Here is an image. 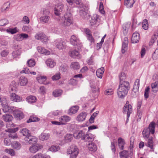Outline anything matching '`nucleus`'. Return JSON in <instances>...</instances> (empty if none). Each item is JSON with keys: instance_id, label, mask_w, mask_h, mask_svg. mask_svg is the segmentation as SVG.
<instances>
[{"instance_id": "nucleus-13", "label": "nucleus", "mask_w": 158, "mask_h": 158, "mask_svg": "<svg viewBox=\"0 0 158 158\" xmlns=\"http://www.w3.org/2000/svg\"><path fill=\"white\" fill-rule=\"evenodd\" d=\"M63 9V5L61 3H59L55 6L54 8V12L55 15L59 16L60 12L62 11Z\"/></svg>"}, {"instance_id": "nucleus-9", "label": "nucleus", "mask_w": 158, "mask_h": 158, "mask_svg": "<svg viewBox=\"0 0 158 158\" xmlns=\"http://www.w3.org/2000/svg\"><path fill=\"white\" fill-rule=\"evenodd\" d=\"M35 38L37 40H40L44 43L47 42L48 39L46 36L43 32H38L35 36Z\"/></svg>"}, {"instance_id": "nucleus-7", "label": "nucleus", "mask_w": 158, "mask_h": 158, "mask_svg": "<svg viewBox=\"0 0 158 158\" xmlns=\"http://www.w3.org/2000/svg\"><path fill=\"white\" fill-rule=\"evenodd\" d=\"M49 14L50 11L48 10L44 9L43 10V15L40 18V21L42 23H48L50 18L49 16Z\"/></svg>"}, {"instance_id": "nucleus-47", "label": "nucleus", "mask_w": 158, "mask_h": 158, "mask_svg": "<svg viewBox=\"0 0 158 158\" xmlns=\"http://www.w3.org/2000/svg\"><path fill=\"white\" fill-rule=\"evenodd\" d=\"M142 27L145 30H147L148 28V21L146 19L143 20L142 23Z\"/></svg>"}, {"instance_id": "nucleus-8", "label": "nucleus", "mask_w": 158, "mask_h": 158, "mask_svg": "<svg viewBox=\"0 0 158 158\" xmlns=\"http://www.w3.org/2000/svg\"><path fill=\"white\" fill-rule=\"evenodd\" d=\"M139 79H137L134 82L131 93L133 97H136L138 94L139 86Z\"/></svg>"}, {"instance_id": "nucleus-15", "label": "nucleus", "mask_w": 158, "mask_h": 158, "mask_svg": "<svg viewBox=\"0 0 158 158\" xmlns=\"http://www.w3.org/2000/svg\"><path fill=\"white\" fill-rule=\"evenodd\" d=\"M71 118L66 115L61 116L59 118V121L61 125L65 124V123L69 122Z\"/></svg>"}, {"instance_id": "nucleus-39", "label": "nucleus", "mask_w": 158, "mask_h": 158, "mask_svg": "<svg viewBox=\"0 0 158 158\" xmlns=\"http://www.w3.org/2000/svg\"><path fill=\"white\" fill-rule=\"evenodd\" d=\"M20 131L23 135L26 137H28L29 135H31L30 131L27 128L22 129Z\"/></svg>"}, {"instance_id": "nucleus-38", "label": "nucleus", "mask_w": 158, "mask_h": 158, "mask_svg": "<svg viewBox=\"0 0 158 158\" xmlns=\"http://www.w3.org/2000/svg\"><path fill=\"white\" fill-rule=\"evenodd\" d=\"M40 120V118H39L36 117V116L32 115L30 116L29 119L27 120V123H29L31 122L39 121Z\"/></svg>"}, {"instance_id": "nucleus-23", "label": "nucleus", "mask_w": 158, "mask_h": 158, "mask_svg": "<svg viewBox=\"0 0 158 158\" xmlns=\"http://www.w3.org/2000/svg\"><path fill=\"white\" fill-rule=\"evenodd\" d=\"M37 49L39 52L45 55H48L50 54V52L45 49L44 48L41 46H38Z\"/></svg>"}, {"instance_id": "nucleus-32", "label": "nucleus", "mask_w": 158, "mask_h": 158, "mask_svg": "<svg viewBox=\"0 0 158 158\" xmlns=\"http://www.w3.org/2000/svg\"><path fill=\"white\" fill-rule=\"evenodd\" d=\"M73 134H67L64 136V140L66 143L71 142L73 139Z\"/></svg>"}, {"instance_id": "nucleus-21", "label": "nucleus", "mask_w": 158, "mask_h": 158, "mask_svg": "<svg viewBox=\"0 0 158 158\" xmlns=\"http://www.w3.org/2000/svg\"><path fill=\"white\" fill-rule=\"evenodd\" d=\"M28 83L27 78L25 77L21 76L19 78V84L21 86H25Z\"/></svg>"}, {"instance_id": "nucleus-36", "label": "nucleus", "mask_w": 158, "mask_h": 158, "mask_svg": "<svg viewBox=\"0 0 158 158\" xmlns=\"http://www.w3.org/2000/svg\"><path fill=\"white\" fill-rule=\"evenodd\" d=\"M12 147L16 150L19 149L21 147V144L18 142L15 141L12 144Z\"/></svg>"}, {"instance_id": "nucleus-34", "label": "nucleus", "mask_w": 158, "mask_h": 158, "mask_svg": "<svg viewBox=\"0 0 158 158\" xmlns=\"http://www.w3.org/2000/svg\"><path fill=\"white\" fill-rule=\"evenodd\" d=\"M50 136V135L49 134L42 133L39 136V139L42 141L47 140L49 139Z\"/></svg>"}, {"instance_id": "nucleus-41", "label": "nucleus", "mask_w": 158, "mask_h": 158, "mask_svg": "<svg viewBox=\"0 0 158 158\" xmlns=\"http://www.w3.org/2000/svg\"><path fill=\"white\" fill-rule=\"evenodd\" d=\"M85 6L84 5H82L79 7V14L80 15L83 17L86 15V12L85 11Z\"/></svg>"}, {"instance_id": "nucleus-62", "label": "nucleus", "mask_w": 158, "mask_h": 158, "mask_svg": "<svg viewBox=\"0 0 158 158\" xmlns=\"http://www.w3.org/2000/svg\"><path fill=\"white\" fill-rule=\"evenodd\" d=\"M5 145L6 146H9L11 144L10 139L8 138H5L4 140Z\"/></svg>"}, {"instance_id": "nucleus-40", "label": "nucleus", "mask_w": 158, "mask_h": 158, "mask_svg": "<svg viewBox=\"0 0 158 158\" xmlns=\"http://www.w3.org/2000/svg\"><path fill=\"white\" fill-rule=\"evenodd\" d=\"M80 66L79 64L76 62L71 63L70 66V68L74 69H77L80 68Z\"/></svg>"}, {"instance_id": "nucleus-33", "label": "nucleus", "mask_w": 158, "mask_h": 158, "mask_svg": "<svg viewBox=\"0 0 158 158\" xmlns=\"http://www.w3.org/2000/svg\"><path fill=\"white\" fill-rule=\"evenodd\" d=\"M135 3L134 0H125L124 5L127 6V8H131L133 6Z\"/></svg>"}, {"instance_id": "nucleus-53", "label": "nucleus", "mask_w": 158, "mask_h": 158, "mask_svg": "<svg viewBox=\"0 0 158 158\" xmlns=\"http://www.w3.org/2000/svg\"><path fill=\"white\" fill-rule=\"evenodd\" d=\"M98 17L97 15L94 16L92 17L91 19L90 20V23L93 24H95L97 21Z\"/></svg>"}, {"instance_id": "nucleus-57", "label": "nucleus", "mask_w": 158, "mask_h": 158, "mask_svg": "<svg viewBox=\"0 0 158 158\" xmlns=\"http://www.w3.org/2000/svg\"><path fill=\"white\" fill-rule=\"evenodd\" d=\"M113 94V91L112 89H107L106 90L105 94L107 95H112Z\"/></svg>"}, {"instance_id": "nucleus-64", "label": "nucleus", "mask_w": 158, "mask_h": 158, "mask_svg": "<svg viewBox=\"0 0 158 158\" xmlns=\"http://www.w3.org/2000/svg\"><path fill=\"white\" fill-rule=\"evenodd\" d=\"M77 81L75 79H71L69 81V83L73 85H76L77 83Z\"/></svg>"}, {"instance_id": "nucleus-58", "label": "nucleus", "mask_w": 158, "mask_h": 158, "mask_svg": "<svg viewBox=\"0 0 158 158\" xmlns=\"http://www.w3.org/2000/svg\"><path fill=\"white\" fill-rule=\"evenodd\" d=\"M30 70L27 67H25L23 68V69L20 72L21 73H24L25 74H29L30 73Z\"/></svg>"}, {"instance_id": "nucleus-46", "label": "nucleus", "mask_w": 158, "mask_h": 158, "mask_svg": "<svg viewBox=\"0 0 158 158\" xmlns=\"http://www.w3.org/2000/svg\"><path fill=\"white\" fill-rule=\"evenodd\" d=\"M119 154L121 158H127L128 156L127 152L126 150L120 152Z\"/></svg>"}, {"instance_id": "nucleus-3", "label": "nucleus", "mask_w": 158, "mask_h": 158, "mask_svg": "<svg viewBox=\"0 0 158 158\" xmlns=\"http://www.w3.org/2000/svg\"><path fill=\"white\" fill-rule=\"evenodd\" d=\"M155 123L152 122L150 124L148 128H145L142 132L144 138L147 139L149 137L150 133L153 134L155 132Z\"/></svg>"}, {"instance_id": "nucleus-51", "label": "nucleus", "mask_w": 158, "mask_h": 158, "mask_svg": "<svg viewBox=\"0 0 158 158\" xmlns=\"http://www.w3.org/2000/svg\"><path fill=\"white\" fill-rule=\"evenodd\" d=\"M129 28V26L128 25H123V32L124 35L127 34Z\"/></svg>"}, {"instance_id": "nucleus-26", "label": "nucleus", "mask_w": 158, "mask_h": 158, "mask_svg": "<svg viewBox=\"0 0 158 158\" xmlns=\"http://www.w3.org/2000/svg\"><path fill=\"white\" fill-rule=\"evenodd\" d=\"M89 150L93 152H95L97 149V147L96 145L94 143H89L88 145Z\"/></svg>"}, {"instance_id": "nucleus-52", "label": "nucleus", "mask_w": 158, "mask_h": 158, "mask_svg": "<svg viewBox=\"0 0 158 158\" xmlns=\"http://www.w3.org/2000/svg\"><path fill=\"white\" fill-rule=\"evenodd\" d=\"M147 146L150 148L151 149H153V143L152 139H149L148 140V143L147 144Z\"/></svg>"}, {"instance_id": "nucleus-27", "label": "nucleus", "mask_w": 158, "mask_h": 158, "mask_svg": "<svg viewBox=\"0 0 158 158\" xmlns=\"http://www.w3.org/2000/svg\"><path fill=\"white\" fill-rule=\"evenodd\" d=\"M84 134L82 131H80L77 133H74L73 137L77 139L81 138L83 140L82 138L84 136Z\"/></svg>"}, {"instance_id": "nucleus-18", "label": "nucleus", "mask_w": 158, "mask_h": 158, "mask_svg": "<svg viewBox=\"0 0 158 158\" xmlns=\"http://www.w3.org/2000/svg\"><path fill=\"white\" fill-rule=\"evenodd\" d=\"M94 136L91 134L84 135V136L82 138L83 140H85L86 141L89 142H92L94 139Z\"/></svg>"}, {"instance_id": "nucleus-29", "label": "nucleus", "mask_w": 158, "mask_h": 158, "mask_svg": "<svg viewBox=\"0 0 158 158\" xmlns=\"http://www.w3.org/2000/svg\"><path fill=\"white\" fill-rule=\"evenodd\" d=\"M104 71V69L103 67L98 69L96 71V74L98 77L102 78Z\"/></svg>"}, {"instance_id": "nucleus-45", "label": "nucleus", "mask_w": 158, "mask_h": 158, "mask_svg": "<svg viewBox=\"0 0 158 158\" xmlns=\"http://www.w3.org/2000/svg\"><path fill=\"white\" fill-rule=\"evenodd\" d=\"M5 152L8 154L10 155L11 156H14L15 155V151L11 148L6 149L5 150Z\"/></svg>"}, {"instance_id": "nucleus-22", "label": "nucleus", "mask_w": 158, "mask_h": 158, "mask_svg": "<svg viewBox=\"0 0 158 158\" xmlns=\"http://www.w3.org/2000/svg\"><path fill=\"white\" fill-rule=\"evenodd\" d=\"M86 115V113L82 112L77 116V120L78 122H83L85 120Z\"/></svg>"}, {"instance_id": "nucleus-17", "label": "nucleus", "mask_w": 158, "mask_h": 158, "mask_svg": "<svg viewBox=\"0 0 158 158\" xmlns=\"http://www.w3.org/2000/svg\"><path fill=\"white\" fill-rule=\"evenodd\" d=\"M70 41L71 44L74 46L80 44L79 39L74 35L71 36Z\"/></svg>"}, {"instance_id": "nucleus-25", "label": "nucleus", "mask_w": 158, "mask_h": 158, "mask_svg": "<svg viewBox=\"0 0 158 158\" xmlns=\"http://www.w3.org/2000/svg\"><path fill=\"white\" fill-rule=\"evenodd\" d=\"M118 142L119 148L121 150H123L125 144L124 140L120 137L118 139Z\"/></svg>"}, {"instance_id": "nucleus-31", "label": "nucleus", "mask_w": 158, "mask_h": 158, "mask_svg": "<svg viewBox=\"0 0 158 158\" xmlns=\"http://www.w3.org/2000/svg\"><path fill=\"white\" fill-rule=\"evenodd\" d=\"M79 108V106H74L71 107L69 110V114L70 115H72L73 114H75L77 112Z\"/></svg>"}, {"instance_id": "nucleus-61", "label": "nucleus", "mask_w": 158, "mask_h": 158, "mask_svg": "<svg viewBox=\"0 0 158 158\" xmlns=\"http://www.w3.org/2000/svg\"><path fill=\"white\" fill-rule=\"evenodd\" d=\"M99 10L100 12L102 14H104L105 12L104 10V7L103 3L102 2H100L99 5Z\"/></svg>"}, {"instance_id": "nucleus-1", "label": "nucleus", "mask_w": 158, "mask_h": 158, "mask_svg": "<svg viewBox=\"0 0 158 158\" xmlns=\"http://www.w3.org/2000/svg\"><path fill=\"white\" fill-rule=\"evenodd\" d=\"M119 85L117 89V94L119 98H123L130 90V84L129 82L126 81V78L124 73H122L119 74Z\"/></svg>"}, {"instance_id": "nucleus-30", "label": "nucleus", "mask_w": 158, "mask_h": 158, "mask_svg": "<svg viewBox=\"0 0 158 158\" xmlns=\"http://www.w3.org/2000/svg\"><path fill=\"white\" fill-rule=\"evenodd\" d=\"M2 118L6 122H10L12 120L13 117L10 114H6L3 115Z\"/></svg>"}, {"instance_id": "nucleus-6", "label": "nucleus", "mask_w": 158, "mask_h": 158, "mask_svg": "<svg viewBox=\"0 0 158 158\" xmlns=\"http://www.w3.org/2000/svg\"><path fill=\"white\" fill-rule=\"evenodd\" d=\"M2 110L5 112L11 113L14 112L15 110V107L12 106H9L8 105L6 100H3L2 103Z\"/></svg>"}, {"instance_id": "nucleus-11", "label": "nucleus", "mask_w": 158, "mask_h": 158, "mask_svg": "<svg viewBox=\"0 0 158 158\" xmlns=\"http://www.w3.org/2000/svg\"><path fill=\"white\" fill-rule=\"evenodd\" d=\"M10 100L15 102H19L23 101L22 97L16 94L15 93H12L10 95Z\"/></svg>"}, {"instance_id": "nucleus-20", "label": "nucleus", "mask_w": 158, "mask_h": 158, "mask_svg": "<svg viewBox=\"0 0 158 158\" xmlns=\"http://www.w3.org/2000/svg\"><path fill=\"white\" fill-rule=\"evenodd\" d=\"M14 114L15 117L17 118V119H21L23 118V113L20 111L15 110L14 111Z\"/></svg>"}, {"instance_id": "nucleus-16", "label": "nucleus", "mask_w": 158, "mask_h": 158, "mask_svg": "<svg viewBox=\"0 0 158 158\" xmlns=\"http://www.w3.org/2000/svg\"><path fill=\"white\" fill-rule=\"evenodd\" d=\"M65 43L63 41L59 40L56 42V47L59 50H63L65 48Z\"/></svg>"}, {"instance_id": "nucleus-28", "label": "nucleus", "mask_w": 158, "mask_h": 158, "mask_svg": "<svg viewBox=\"0 0 158 158\" xmlns=\"http://www.w3.org/2000/svg\"><path fill=\"white\" fill-rule=\"evenodd\" d=\"M70 56L73 58H79L80 57V56L78 51L73 50L69 52Z\"/></svg>"}, {"instance_id": "nucleus-60", "label": "nucleus", "mask_w": 158, "mask_h": 158, "mask_svg": "<svg viewBox=\"0 0 158 158\" xmlns=\"http://www.w3.org/2000/svg\"><path fill=\"white\" fill-rule=\"evenodd\" d=\"M22 21L24 23L28 24L29 23L30 19L27 16H25L23 17Z\"/></svg>"}, {"instance_id": "nucleus-43", "label": "nucleus", "mask_w": 158, "mask_h": 158, "mask_svg": "<svg viewBox=\"0 0 158 158\" xmlns=\"http://www.w3.org/2000/svg\"><path fill=\"white\" fill-rule=\"evenodd\" d=\"M62 92V91L61 89H56L53 92L52 94L54 97H58L61 95Z\"/></svg>"}, {"instance_id": "nucleus-37", "label": "nucleus", "mask_w": 158, "mask_h": 158, "mask_svg": "<svg viewBox=\"0 0 158 158\" xmlns=\"http://www.w3.org/2000/svg\"><path fill=\"white\" fill-rule=\"evenodd\" d=\"M26 99L28 103H34L36 102V98L34 96H30L26 98Z\"/></svg>"}, {"instance_id": "nucleus-49", "label": "nucleus", "mask_w": 158, "mask_h": 158, "mask_svg": "<svg viewBox=\"0 0 158 158\" xmlns=\"http://www.w3.org/2000/svg\"><path fill=\"white\" fill-rule=\"evenodd\" d=\"M9 23L8 20L6 19H3L0 20V26H4Z\"/></svg>"}, {"instance_id": "nucleus-19", "label": "nucleus", "mask_w": 158, "mask_h": 158, "mask_svg": "<svg viewBox=\"0 0 158 158\" xmlns=\"http://www.w3.org/2000/svg\"><path fill=\"white\" fill-rule=\"evenodd\" d=\"M139 34L138 33H134L131 38L132 43H137L139 42Z\"/></svg>"}, {"instance_id": "nucleus-59", "label": "nucleus", "mask_w": 158, "mask_h": 158, "mask_svg": "<svg viewBox=\"0 0 158 158\" xmlns=\"http://www.w3.org/2000/svg\"><path fill=\"white\" fill-rule=\"evenodd\" d=\"M150 88L148 87L146 88L145 90L144 96L145 98L147 99L149 97V91Z\"/></svg>"}, {"instance_id": "nucleus-50", "label": "nucleus", "mask_w": 158, "mask_h": 158, "mask_svg": "<svg viewBox=\"0 0 158 158\" xmlns=\"http://www.w3.org/2000/svg\"><path fill=\"white\" fill-rule=\"evenodd\" d=\"M6 31L8 33H10L13 34L16 33L17 31L16 28H9L6 29Z\"/></svg>"}, {"instance_id": "nucleus-24", "label": "nucleus", "mask_w": 158, "mask_h": 158, "mask_svg": "<svg viewBox=\"0 0 158 158\" xmlns=\"http://www.w3.org/2000/svg\"><path fill=\"white\" fill-rule=\"evenodd\" d=\"M47 65L50 68H53L56 64V63L52 59H48L46 61Z\"/></svg>"}, {"instance_id": "nucleus-35", "label": "nucleus", "mask_w": 158, "mask_h": 158, "mask_svg": "<svg viewBox=\"0 0 158 158\" xmlns=\"http://www.w3.org/2000/svg\"><path fill=\"white\" fill-rule=\"evenodd\" d=\"M47 79L46 76H39L36 77V79L39 83L42 84Z\"/></svg>"}, {"instance_id": "nucleus-2", "label": "nucleus", "mask_w": 158, "mask_h": 158, "mask_svg": "<svg viewBox=\"0 0 158 158\" xmlns=\"http://www.w3.org/2000/svg\"><path fill=\"white\" fill-rule=\"evenodd\" d=\"M64 20L60 22L61 25L64 27H69L73 24V19L70 12L67 11L64 16Z\"/></svg>"}, {"instance_id": "nucleus-10", "label": "nucleus", "mask_w": 158, "mask_h": 158, "mask_svg": "<svg viewBox=\"0 0 158 158\" xmlns=\"http://www.w3.org/2000/svg\"><path fill=\"white\" fill-rule=\"evenodd\" d=\"M43 148V146L40 144H36L31 146L29 148L30 152L32 153H35L39 150Z\"/></svg>"}, {"instance_id": "nucleus-55", "label": "nucleus", "mask_w": 158, "mask_h": 158, "mask_svg": "<svg viewBox=\"0 0 158 158\" xmlns=\"http://www.w3.org/2000/svg\"><path fill=\"white\" fill-rule=\"evenodd\" d=\"M128 44L123 43L122 44V52L123 53L125 52L126 51L127 49V47Z\"/></svg>"}, {"instance_id": "nucleus-12", "label": "nucleus", "mask_w": 158, "mask_h": 158, "mask_svg": "<svg viewBox=\"0 0 158 158\" xmlns=\"http://www.w3.org/2000/svg\"><path fill=\"white\" fill-rule=\"evenodd\" d=\"M24 140L27 143L32 144H35L37 141L36 138L31 135H29L28 137H25Z\"/></svg>"}, {"instance_id": "nucleus-56", "label": "nucleus", "mask_w": 158, "mask_h": 158, "mask_svg": "<svg viewBox=\"0 0 158 158\" xmlns=\"http://www.w3.org/2000/svg\"><path fill=\"white\" fill-rule=\"evenodd\" d=\"M61 112L58 110H56L53 112H52L49 113V115L52 114L54 116H57L58 115H61Z\"/></svg>"}, {"instance_id": "nucleus-4", "label": "nucleus", "mask_w": 158, "mask_h": 158, "mask_svg": "<svg viewBox=\"0 0 158 158\" xmlns=\"http://www.w3.org/2000/svg\"><path fill=\"white\" fill-rule=\"evenodd\" d=\"M78 152L77 147L74 145H72L68 149L67 153L71 155L70 158H76L78 154Z\"/></svg>"}, {"instance_id": "nucleus-54", "label": "nucleus", "mask_w": 158, "mask_h": 158, "mask_svg": "<svg viewBox=\"0 0 158 158\" xmlns=\"http://www.w3.org/2000/svg\"><path fill=\"white\" fill-rule=\"evenodd\" d=\"M52 79L53 80H57L60 78V73H57L52 77Z\"/></svg>"}, {"instance_id": "nucleus-14", "label": "nucleus", "mask_w": 158, "mask_h": 158, "mask_svg": "<svg viewBox=\"0 0 158 158\" xmlns=\"http://www.w3.org/2000/svg\"><path fill=\"white\" fill-rule=\"evenodd\" d=\"M10 3L9 1L4 3L1 7L0 10L1 12H5L9 10Z\"/></svg>"}, {"instance_id": "nucleus-42", "label": "nucleus", "mask_w": 158, "mask_h": 158, "mask_svg": "<svg viewBox=\"0 0 158 158\" xmlns=\"http://www.w3.org/2000/svg\"><path fill=\"white\" fill-rule=\"evenodd\" d=\"M152 90L154 92H156L158 91V83L155 82L152 84L151 85Z\"/></svg>"}, {"instance_id": "nucleus-44", "label": "nucleus", "mask_w": 158, "mask_h": 158, "mask_svg": "<svg viewBox=\"0 0 158 158\" xmlns=\"http://www.w3.org/2000/svg\"><path fill=\"white\" fill-rule=\"evenodd\" d=\"M60 149V147L57 145H52L50 147L48 150L52 152H56Z\"/></svg>"}, {"instance_id": "nucleus-5", "label": "nucleus", "mask_w": 158, "mask_h": 158, "mask_svg": "<svg viewBox=\"0 0 158 158\" xmlns=\"http://www.w3.org/2000/svg\"><path fill=\"white\" fill-rule=\"evenodd\" d=\"M123 113L127 114V122L129 120V118L132 112V106L130 104L129 101H127L126 103L123 108Z\"/></svg>"}, {"instance_id": "nucleus-63", "label": "nucleus", "mask_w": 158, "mask_h": 158, "mask_svg": "<svg viewBox=\"0 0 158 158\" xmlns=\"http://www.w3.org/2000/svg\"><path fill=\"white\" fill-rule=\"evenodd\" d=\"M15 39L17 41H21L22 40V38L21 34H17L14 36Z\"/></svg>"}, {"instance_id": "nucleus-48", "label": "nucleus", "mask_w": 158, "mask_h": 158, "mask_svg": "<svg viewBox=\"0 0 158 158\" xmlns=\"http://www.w3.org/2000/svg\"><path fill=\"white\" fill-rule=\"evenodd\" d=\"M27 64L29 67H31L35 65V62L34 59H30L27 61Z\"/></svg>"}]
</instances>
